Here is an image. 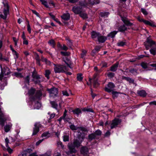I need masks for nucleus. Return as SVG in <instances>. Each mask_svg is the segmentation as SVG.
<instances>
[{
    "mask_svg": "<svg viewBox=\"0 0 156 156\" xmlns=\"http://www.w3.org/2000/svg\"><path fill=\"white\" fill-rule=\"evenodd\" d=\"M48 2L50 6H52L53 7L55 6V4L51 0H49L48 1Z\"/></svg>",
    "mask_w": 156,
    "mask_h": 156,
    "instance_id": "obj_64",
    "label": "nucleus"
},
{
    "mask_svg": "<svg viewBox=\"0 0 156 156\" xmlns=\"http://www.w3.org/2000/svg\"><path fill=\"white\" fill-rule=\"evenodd\" d=\"M122 122L121 119L115 118L113 120L111 124V129H113L116 127L118 125L120 124Z\"/></svg>",
    "mask_w": 156,
    "mask_h": 156,
    "instance_id": "obj_7",
    "label": "nucleus"
},
{
    "mask_svg": "<svg viewBox=\"0 0 156 156\" xmlns=\"http://www.w3.org/2000/svg\"><path fill=\"white\" fill-rule=\"evenodd\" d=\"M30 76H27L25 79V83H27L28 85H29L30 83Z\"/></svg>",
    "mask_w": 156,
    "mask_h": 156,
    "instance_id": "obj_53",
    "label": "nucleus"
},
{
    "mask_svg": "<svg viewBox=\"0 0 156 156\" xmlns=\"http://www.w3.org/2000/svg\"><path fill=\"white\" fill-rule=\"evenodd\" d=\"M117 33V31H114L108 34L107 36V37H110L112 38H113L115 37Z\"/></svg>",
    "mask_w": 156,
    "mask_h": 156,
    "instance_id": "obj_24",
    "label": "nucleus"
},
{
    "mask_svg": "<svg viewBox=\"0 0 156 156\" xmlns=\"http://www.w3.org/2000/svg\"><path fill=\"white\" fill-rule=\"evenodd\" d=\"M47 90L50 95L52 97L56 96L58 94V90L57 88L53 87L51 89H48Z\"/></svg>",
    "mask_w": 156,
    "mask_h": 156,
    "instance_id": "obj_8",
    "label": "nucleus"
},
{
    "mask_svg": "<svg viewBox=\"0 0 156 156\" xmlns=\"http://www.w3.org/2000/svg\"><path fill=\"white\" fill-rule=\"evenodd\" d=\"M14 75L16 77L19 78H22L23 76L22 75V74L20 73L15 72L14 73Z\"/></svg>",
    "mask_w": 156,
    "mask_h": 156,
    "instance_id": "obj_45",
    "label": "nucleus"
},
{
    "mask_svg": "<svg viewBox=\"0 0 156 156\" xmlns=\"http://www.w3.org/2000/svg\"><path fill=\"white\" fill-rule=\"evenodd\" d=\"M40 1L42 3V4L44 5L45 7L46 8H48L49 7L48 4V2L45 0H40Z\"/></svg>",
    "mask_w": 156,
    "mask_h": 156,
    "instance_id": "obj_48",
    "label": "nucleus"
},
{
    "mask_svg": "<svg viewBox=\"0 0 156 156\" xmlns=\"http://www.w3.org/2000/svg\"><path fill=\"white\" fill-rule=\"evenodd\" d=\"M101 133L102 132L100 130L98 129L95 131L94 133L95 134V136H101Z\"/></svg>",
    "mask_w": 156,
    "mask_h": 156,
    "instance_id": "obj_49",
    "label": "nucleus"
},
{
    "mask_svg": "<svg viewBox=\"0 0 156 156\" xmlns=\"http://www.w3.org/2000/svg\"><path fill=\"white\" fill-rule=\"evenodd\" d=\"M150 51L151 54L154 55H156V47L150 49Z\"/></svg>",
    "mask_w": 156,
    "mask_h": 156,
    "instance_id": "obj_43",
    "label": "nucleus"
},
{
    "mask_svg": "<svg viewBox=\"0 0 156 156\" xmlns=\"http://www.w3.org/2000/svg\"><path fill=\"white\" fill-rule=\"evenodd\" d=\"M137 94L138 95H139L140 96L145 97L147 95V93L144 90H141L137 91Z\"/></svg>",
    "mask_w": 156,
    "mask_h": 156,
    "instance_id": "obj_23",
    "label": "nucleus"
},
{
    "mask_svg": "<svg viewBox=\"0 0 156 156\" xmlns=\"http://www.w3.org/2000/svg\"><path fill=\"white\" fill-rule=\"evenodd\" d=\"M144 44L146 49L148 50L149 47H151L153 45L155 44L156 43L155 42L148 37L147 39V41L144 42Z\"/></svg>",
    "mask_w": 156,
    "mask_h": 156,
    "instance_id": "obj_6",
    "label": "nucleus"
},
{
    "mask_svg": "<svg viewBox=\"0 0 156 156\" xmlns=\"http://www.w3.org/2000/svg\"><path fill=\"white\" fill-rule=\"evenodd\" d=\"M1 73L4 76L8 75L10 73L9 69L6 66H4L2 68L1 66Z\"/></svg>",
    "mask_w": 156,
    "mask_h": 156,
    "instance_id": "obj_12",
    "label": "nucleus"
},
{
    "mask_svg": "<svg viewBox=\"0 0 156 156\" xmlns=\"http://www.w3.org/2000/svg\"><path fill=\"white\" fill-rule=\"evenodd\" d=\"M61 54L64 56H68L70 55V53L69 51H62L60 52Z\"/></svg>",
    "mask_w": 156,
    "mask_h": 156,
    "instance_id": "obj_42",
    "label": "nucleus"
},
{
    "mask_svg": "<svg viewBox=\"0 0 156 156\" xmlns=\"http://www.w3.org/2000/svg\"><path fill=\"white\" fill-rule=\"evenodd\" d=\"M35 89L33 87L31 88L28 91V94L29 96H32L34 93Z\"/></svg>",
    "mask_w": 156,
    "mask_h": 156,
    "instance_id": "obj_28",
    "label": "nucleus"
},
{
    "mask_svg": "<svg viewBox=\"0 0 156 156\" xmlns=\"http://www.w3.org/2000/svg\"><path fill=\"white\" fill-rule=\"evenodd\" d=\"M80 16L83 19H85L87 18V14L82 11L80 13Z\"/></svg>",
    "mask_w": 156,
    "mask_h": 156,
    "instance_id": "obj_35",
    "label": "nucleus"
},
{
    "mask_svg": "<svg viewBox=\"0 0 156 156\" xmlns=\"http://www.w3.org/2000/svg\"><path fill=\"white\" fill-rule=\"evenodd\" d=\"M118 65V62H116L110 67V70L112 72H115L117 69Z\"/></svg>",
    "mask_w": 156,
    "mask_h": 156,
    "instance_id": "obj_19",
    "label": "nucleus"
},
{
    "mask_svg": "<svg viewBox=\"0 0 156 156\" xmlns=\"http://www.w3.org/2000/svg\"><path fill=\"white\" fill-rule=\"evenodd\" d=\"M34 55L35 56V59L36 60H40V57L38 54L36 52H34Z\"/></svg>",
    "mask_w": 156,
    "mask_h": 156,
    "instance_id": "obj_54",
    "label": "nucleus"
},
{
    "mask_svg": "<svg viewBox=\"0 0 156 156\" xmlns=\"http://www.w3.org/2000/svg\"><path fill=\"white\" fill-rule=\"evenodd\" d=\"M50 133L48 132L44 133L41 135L42 137H46V138L49 137Z\"/></svg>",
    "mask_w": 156,
    "mask_h": 156,
    "instance_id": "obj_46",
    "label": "nucleus"
},
{
    "mask_svg": "<svg viewBox=\"0 0 156 156\" xmlns=\"http://www.w3.org/2000/svg\"><path fill=\"white\" fill-rule=\"evenodd\" d=\"M52 107L56 109H57L58 107V104L55 101H51L50 102Z\"/></svg>",
    "mask_w": 156,
    "mask_h": 156,
    "instance_id": "obj_32",
    "label": "nucleus"
},
{
    "mask_svg": "<svg viewBox=\"0 0 156 156\" xmlns=\"http://www.w3.org/2000/svg\"><path fill=\"white\" fill-rule=\"evenodd\" d=\"M34 127L33 128V133L32 135H35L39 131V128L41 127V126L40 123H36L34 125Z\"/></svg>",
    "mask_w": 156,
    "mask_h": 156,
    "instance_id": "obj_10",
    "label": "nucleus"
},
{
    "mask_svg": "<svg viewBox=\"0 0 156 156\" xmlns=\"http://www.w3.org/2000/svg\"><path fill=\"white\" fill-rule=\"evenodd\" d=\"M62 92L63 95L64 96H69V94L67 91L63 90L62 91Z\"/></svg>",
    "mask_w": 156,
    "mask_h": 156,
    "instance_id": "obj_62",
    "label": "nucleus"
},
{
    "mask_svg": "<svg viewBox=\"0 0 156 156\" xmlns=\"http://www.w3.org/2000/svg\"><path fill=\"white\" fill-rule=\"evenodd\" d=\"M91 37L94 40H97L100 33L99 32H97L94 31H93L91 33Z\"/></svg>",
    "mask_w": 156,
    "mask_h": 156,
    "instance_id": "obj_13",
    "label": "nucleus"
},
{
    "mask_svg": "<svg viewBox=\"0 0 156 156\" xmlns=\"http://www.w3.org/2000/svg\"><path fill=\"white\" fill-rule=\"evenodd\" d=\"M88 148L86 146L81 147L80 150V152L81 154L84 155L87 154L88 153Z\"/></svg>",
    "mask_w": 156,
    "mask_h": 156,
    "instance_id": "obj_16",
    "label": "nucleus"
},
{
    "mask_svg": "<svg viewBox=\"0 0 156 156\" xmlns=\"http://www.w3.org/2000/svg\"><path fill=\"white\" fill-rule=\"evenodd\" d=\"M87 51H86L83 50L82 51V52L80 54L81 58L85 59V56L86 55Z\"/></svg>",
    "mask_w": 156,
    "mask_h": 156,
    "instance_id": "obj_30",
    "label": "nucleus"
},
{
    "mask_svg": "<svg viewBox=\"0 0 156 156\" xmlns=\"http://www.w3.org/2000/svg\"><path fill=\"white\" fill-rule=\"evenodd\" d=\"M73 112L74 114H76L78 115L81 112V110L79 108H77L73 110Z\"/></svg>",
    "mask_w": 156,
    "mask_h": 156,
    "instance_id": "obj_40",
    "label": "nucleus"
},
{
    "mask_svg": "<svg viewBox=\"0 0 156 156\" xmlns=\"http://www.w3.org/2000/svg\"><path fill=\"white\" fill-rule=\"evenodd\" d=\"M115 87V85L113 83L109 82L107 86L105 87V90L106 92L110 93L112 91Z\"/></svg>",
    "mask_w": 156,
    "mask_h": 156,
    "instance_id": "obj_9",
    "label": "nucleus"
},
{
    "mask_svg": "<svg viewBox=\"0 0 156 156\" xmlns=\"http://www.w3.org/2000/svg\"><path fill=\"white\" fill-rule=\"evenodd\" d=\"M81 133L79 135L77 136V139H74L73 143H69L68 145V147L70 153H75L76 151L75 147L78 148L81 146V143L83 141L85 136L82 135L81 136Z\"/></svg>",
    "mask_w": 156,
    "mask_h": 156,
    "instance_id": "obj_1",
    "label": "nucleus"
},
{
    "mask_svg": "<svg viewBox=\"0 0 156 156\" xmlns=\"http://www.w3.org/2000/svg\"><path fill=\"white\" fill-rule=\"evenodd\" d=\"M69 135H64L63 136V140L64 142L69 141Z\"/></svg>",
    "mask_w": 156,
    "mask_h": 156,
    "instance_id": "obj_50",
    "label": "nucleus"
},
{
    "mask_svg": "<svg viewBox=\"0 0 156 156\" xmlns=\"http://www.w3.org/2000/svg\"><path fill=\"white\" fill-rule=\"evenodd\" d=\"M137 70L136 69L133 68L129 70V72L132 74L137 73Z\"/></svg>",
    "mask_w": 156,
    "mask_h": 156,
    "instance_id": "obj_51",
    "label": "nucleus"
},
{
    "mask_svg": "<svg viewBox=\"0 0 156 156\" xmlns=\"http://www.w3.org/2000/svg\"><path fill=\"white\" fill-rule=\"evenodd\" d=\"M141 12L143 13V14L144 15H147L148 12L145 9L143 8H141Z\"/></svg>",
    "mask_w": 156,
    "mask_h": 156,
    "instance_id": "obj_60",
    "label": "nucleus"
},
{
    "mask_svg": "<svg viewBox=\"0 0 156 156\" xmlns=\"http://www.w3.org/2000/svg\"><path fill=\"white\" fill-rule=\"evenodd\" d=\"M12 124L11 122H9L4 126L5 131L6 132H8L12 128Z\"/></svg>",
    "mask_w": 156,
    "mask_h": 156,
    "instance_id": "obj_17",
    "label": "nucleus"
},
{
    "mask_svg": "<svg viewBox=\"0 0 156 156\" xmlns=\"http://www.w3.org/2000/svg\"><path fill=\"white\" fill-rule=\"evenodd\" d=\"M70 128L72 131H75L78 129V126H75L74 124H71L69 126Z\"/></svg>",
    "mask_w": 156,
    "mask_h": 156,
    "instance_id": "obj_36",
    "label": "nucleus"
},
{
    "mask_svg": "<svg viewBox=\"0 0 156 156\" xmlns=\"http://www.w3.org/2000/svg\"><path fill=\"white\" fill-rule=\"evenodd\" d=\"M5 146L6 147L9 146L8 144L9 143V140L7 137L5 139Z\"/></svg>",
    "mask_w": 156,
    "mask_h": 156,
    "instance_id": "obj_61",
    "label": "nucleus"
},
{
    "mask_svg": "<svg viewBox=\"0 0 156 156\" xmlns=\"http://www.w3.org/2000/svg\"><path fill=\"white\" fill-rule=\"evenodd\" d=\"M57 145L58 147H61L62 149H64V145L62 144V143L61 142L58 141L57 142Z\"/></svg>",
    "mask_w": 156,
    "mask_h": 156,
    "instance_id": "obj_52",
    "label": "nucleus"
},
{
    "mask_svg": "<svg viewBox=\"0 0 156 156\" xmlns=\"http://www.w3.org/2000/svg\"><path fill=\"white\" fill-rule=\"evenodd\" d=\"M80 5L84 7H87V6H90L91 5H93L96 4L95 2L92 3L90 0H88V1L84 0L83 1L80 2Z\"/></svg>",
    "mask_w": 156,
    "mask_h": 156,
    "instance_id": "obj_11",
    "label": "nucleus"
},
{
    "mask_svg": "<svg viewBox=\"0 0 156 156\" xmlns=\"http://www.w3.org/2000/svg\"><path fill=\"white\" fill-rule=\"evenodd\" d=\"M94 80V83H93V86L94 87H97L98 85V83L97 81L95 80V79H93Z\"/></svg>",
    "mask_w": 156,
    "mask_h": 156,
    "instance_id": "obj_59",
    "label": "nucleus"
},
{
    "mask_svg": "<svg viewBox=\"0 0 156 156\" xmlns=\"http://www.w3.org/2000/svg\"><path fill=\"white\" fill-rule=\"evenodd\" d=\"M4 5V8L3 11V13L0 14L1 18L5 20L6 19L7 16L9 13V7L8 3L6 0H4L3 2Z\"/></svg>",
    "mask_w": 156,
    "mask_h": 156,
    "instance_id": "obj_3",
    "label": "nucleus"
},
{
    "mask_svg": "<svg viewBox=\"0 0 156 156\" xmlns=\"http://www.w3.org/2000/svg\"><path fill=\"white\" fill-rule=\"evenodd\" d=\"M126 44L125 41H119L117 44V45L118 46L123 47Z\"/></svg>",
    "mask_w": 156,
    "mask_h": 156,
    "instance_id": "obj_31",
    "label": "nucleus"
},
{
    "mask_svg": "<svg viewBox=\"0 0 156 156\" xmlns=\"http://www.w3.org/2000/svg\"><path fill=\"white\" fill-rule=\"evenodd\" d=\"M42 95V92L41 90H37L35 94V99H39Z\"/></svg>",
    "mask_w": 156,
    "mask_h": 156,
    "instance_id": "obj_21",
    "label": "nucleus"
},
{
    "mask_svg": "<svg viewBox=\"0 0 156 156\" xmlns=\"http://www.w3.org/2000/svg\"><path fill=\"white\" fill-rule=\"evenodd\" d=\"M41 106V105L39 102H36L34 105V108L39 109Z\"/></svg>",
    "mask_w": 156,
    "mask_h": 156,
    "instance_id": "obj_37",
    "label": "nucleus"
},
{
    "mask_svg": "<svg viewBox=\"0 0 156 156\" xmlns=\"http://www.w3.org/2000/svg\"><path fill=\"white\" fill-rule=\"evenodd\" d=\"M122 79L128 81L130 83H133L134 80L129 77L123 76Z\"/></svg>",
    "mask_w": 156,
    "mask_h": 156,
    "instance_id": "obj_38",
    "label": "nucleus"
},
{
    "mask_svg": "<svg viewBox=\"0 0 156 156\" xmlns=\"http://www.w3.org/2000/svg\"><path fill=\"white\" fill-rule=\"evenodd\" d=\"M119 94H120L119 92L112 91V94L113 98H117Z\"/></svg>",
    "mask_w": 156,
    "mask_h": 156,
    "instance_id": "obj_39",
    "label": "nucleus"
},
{
    "mask_svg": "<svg viewBox=\"0 0 156 156\" xmlns=\"http://www.w3.org/2000/svg\"><path fill=\"white\" fill-rule=\"evenodd\" d=\"M51 73V72L49 70L47 69L45 71V76L48 79H49V75Z\"/></svg>",
    "mask_w": 156,
    "mask_h": 156,
    "instance_id": "obj_34",
    "label": "nucleus"
},
{
    "mask_svg": "<svg viewBox=\"0 0 156 156\" xmlns=\"http://www.w3.org/2000/svg\"><path fill=\"white\" fill-rule=\"evenodd\" d=\"M32 77L33 78L32 81L35 84L40 85V83L43 81L44 79L43 77L38 75L35 69L32 73Z\"/></svg>",
    "mask_w": 156,
    "mask_h": 156,
    "instance_id": "obj_2",
    "label": "nucleus"
},
{
    "mask_svg": "<svg viewBox=\"0 0 156 156\" xmlns=\"http://www.w3.org/2000/svg\"><path fill=\"white\" fill-rule=\"evenodd\" d=\"M115 75V73H113L109 72L107 74V76L108 77L112 78Z\"/></svg>",
    "mask_w": 156,
    "mask_h": 156,
    "instance_id": "obj_56",
    "label": "nucleus"
},
{
    "mask_svg": "<svg viewBox=\"0 0 156 156\" xmlns=\"http://www.w3.org/2000/svg\"><path fill=\"white\" fill-rule=\"evenodd\" d=\"M64 61L68 67L70 68H71V66L72 64V62L67 57H66Z\"/></svg>",
    "mask_w": 156,
    "mask_h": 156,
    "instance_id": "obj_22",
    "label": "nucleus"
},
{
    "mask_svg": "<svg viewBox=\"0 0 156 156\" xmlns=\"http://www.w3.org/2000/svg\"><path fill=\"white\" fill-rule=\"evenodd\" d=\"M109 14L108 12H100V15L101 17H104L107 16Z\"/></svg>",
    "mask_w": 156,
    "mask_h": 156,
    "instance_id": "obj_47",
    "label": "nucleus"
},
{
    "mask_svg": "<svg viewBox=\"0 0 156 156\" xmlns=\"http://www.w3.org/2000/svg\"><path fill=\"white\" fill-rule=\"evenodd\" d=\"M144 21V23L146 25H148L152 27H156V25H155L154 23L151 21H148L146 20Z\"/></svg>",
    "mask_w": 156,
    "mask_h": 156,
    "instance_id": "obj_18",
    "label": "nucleus"
},
{
    "mask_svg": "<svg viewBox=\"0 0 156 156\" xmlns=\"http://www.w3.org/2000/svg\"><path fill=\"white\" fill-rule=\"evenodd\" d=\"M48 43L53 48H54L55 47V41L51 39L48 42Z\"/></svg>",
    "mask_w": 156,
    "mask_h": 156,
    "instance_id": "obj_41",
    "label": "nucleus"
},
{
    "mask_svg": "<svg viewBox=\"0 0 156 156\" xmlns=\"http://www.w3.org/2000/svg\"><path fill=\"white\" fill-rule=\"evenodd\" d=\"M66 40L67 41V45L71 47L72 45V43L71 41L68 38L66 39Z\"/></svg>",
    "mask_w": 156,
    "mask_h": 156,
    "instance_id": "obj_57",
    "label": "nucleus"
},
{
    "mask_svg": "<svg viewBox=\"0 0 156 156\" xmlns=\"http://www.w3.org/2000/svg\"><path fill=\"white\" fill-rule=\"evenodd\" d=\"M72 11L76 14H80L82 11V8L79 7L73 6L72 8Z\"/></svg>",
    "mask_w": 156,
    "mask_h": 156,
    "instance_id": "obj_14",
    "label": "nucleus"
},
{
    "mask_svg": "<svg viewBox=\"0 0 156 156\" xmlns=\"http://www.w3.org/2000/svg\"><path fill=\"white\" fill-rule=\"evenodd\" d=\"M141 65L144 69H145L147 68V64L146 63L144 62H142L141 64Z\"/></svg>",
    "mask_w": 156,
    "mask_h": 156,
    "instance_id": "obj_55",
    "label": "nucleus"
},
{
    "mask_svg": "<svg viewBox=\"0 0 156 156\" xmlns=\"http://www.w3.org/2000/svg\"><path fill=\"white\" fill-rule=\"evenodd\" d=\"M13 40L15 43V46H16L17 45V43L18 40V38H16L15 37H13L12 38Z\"/></svg>",
    "mask_w": 156,
    "mask_h": 156,
    "instance_id": "obj_63",
    "label": "nucleus"
},
{
    "mask_svg": "<svg viewBox=\"0 0 156 156\" xmlns=\"http://www.w3.org/2000/svg\"><path fill=\"white\" fill-rule=\"evenodd\" d=\"M30 150L32 151L31 149H28L27 150L24 151L19 154L18 156H27L28 153V151Z\"/></svg>",
    "mask_w": 156,
    "mask_h": 156,
    "instance_id": "obj_29",
    "label": "nucleus"
},
{
    "mask_svg": "<svg viewBox=\"0 0 156 156\" xmlns=\"http://www.w3.org/2000/svg\"><path fill=\"white\" fill-rule=\"evenodd\" d=\"M122 20L126 26H131L133 25L132 23H130L129 21L126 19L122 18Z\"/></svg>",
    "mask_w": 156,
    "mask_h": 156,
    "instance_id": "obj_25",
    "label": "nucleus"
},
{
    "mask_svg": "<svg viewBox=\"0 0 156 156\" xmlns=\"http://www.w3.org/2000/svg\"><path fill=\"white\" fill-rule=\"evenodd\" d=\"M107 39V38L106 37L102 35L101 34H100L97 40L99 43H103Z\"/></svg>",
    "mask_w": 156,
    "mask_h": 156,
    "instance_id": "obj_15",
    "label": "nucleus"
},
{
    "mask_svg": "<svg viewBox=\"0 0 156 156\" xmlns=\"http://www.w3.org/2000/svg\"><path fill=\"white\" fill-rule=\"evenodd\" d=\"M78 129L79 132L80 131L82 132H87V129L86 127L83 126H78Z\"/></svg>",
    "mask_w": 156,
    "mask_h": 156,
    "instance_id": "obj_33",
    "label": "nucleus"
},
{
    "mask_svg": "<svg viewBox=\"0 0 156 156\" xmlns=\"http://www.w3.org/2000/svg\"><path fill=\"white\" fill-rule=\"evenodd\" d=\"M96 136L95 134L94 133H92L89 134L88 136V139L90 140L91 141L93 140L96 138Z\"/></svg>",
    "mask_w": 156,
    "mask_h": 156,
    "instance_id": "obj_26",
    "label": "nucleus"
},
{
    "mask_svg": "<svg viewBox=\"0 0 156 156\" xmlns=\"http://www.w3.org/2000/svg\"><path fill=\"white\" fill-rule=\"evenodd\" d=\"M83 77H82V74L81 73L78 74L77 76V80L78 81H81L82 80Z\"/></svg>",
    "mask_w": 156,
    "mask_h": 156,
    "instance_id": "obj_44",
    "label": "nucleus"
},
{
    "mask_svg": "<svg viewBox=\"0 0 156 156\" xmlns=\"http://www.w3.org/2000/svg\"><path fill=\"white\" fill-rule=\"evenodd\" d=\"M2 104V102H0V125L3 126L5 125V122L7 119V117L2 111L1 105Z\"/></svg>",
    "mask_w": 156,
    "mask_h": 156,
    "instance_id": "obj_5",
    "label": "nucleus"
},
{
    "mask_svg": "<svg viewBox=\"0 0 156 156\" xmlns=\"http://www.w3.org/2000/svg\"><path fill=\"white\" fill-rule=\"evenodd\" d=\"M68 48L67 47H66V46L65 44H63V45H62L61 49L62 50L66 51L68 50Z\"/></svg>",
    "mask_w": 156,
    "mask_h": 156,
    "instance_id": "obj_58",
    "label": "nucleus"
},
{
    "mask_svg": "<svg viewBox=\"0 0 156 156\" xmlns=\"http://www.w3.org/2000/svg\"><path fill=\"white\" fill-rule=\"evenodd\" d=\"M54 66V71L55 73L65 72L68 70V69L63 65L53 64Z\"/></svg>",
    "mask_w": 156,
    "mask_h": 156,
    "instance_id": "obj_4",
    "label": "nucleus"
},
{
    "mask_svg": "<svg viewBox=\"0 0 156 156\" xmlns=\"http://www.w3.org/2000/svg\"><path fill=\"white\" fill-rule=\"evenodd\" d=\"M70 17V15L68 13L64 14L61 16L62 18L65 20H68Z\"/></svg>",
    "mask_w": 156,
    "mask_h": 156,
    "instance_id": "obj_20",
    "label": "nucleus"
},
{
    "mask_svg": "<svg viewBox=\"0 0 156 156\" xmlns=\"http://www.w3.org/2000/svg\"><path fill=\"white\" fill-rule=\"evenodd\" d=\"M127 29L125 25H123L120 26L119 28V31L123 32L126 30Z\"/></svg>",
    "mask_w": 156,
    "mask_h": 156,
    "instance_id": "obj_27",
    "label": "nucleus"
}]
</instances>
